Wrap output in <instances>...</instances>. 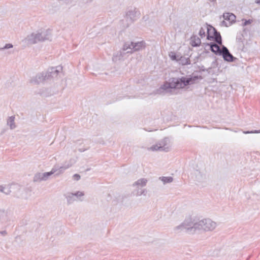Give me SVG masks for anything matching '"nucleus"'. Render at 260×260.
<instances>
[{"label":"nucleus","mask_w":260,"mask_h":260,"mask_svg":"<svg viewBox=\"0 0 260 260\" xmlns=\"http://www.w3.org/2000/svg\"><path fill=\"white\" fill-rule=\"evenodd\" d=\"M140 13L139 11L134 9L133 10H129L126 14V19L128 21L126 27H128V24L133 23L136 21L140 17Z\"/></svg>","instance_id":"nucleus-8"},{"label":"nucleus","mask_w":260,"mask_h":260,"mask_svg":"<svg viewBox=\"0 0 260 260\" xmlns=\"http://www.w3.org/2000/svg\"><path fill=\"white\" fill-rule=\"evenodd\" d=\"M192 45L193 46H199L201 43V40L200 38H197V39H194V40H192Z\"/></svg>","instance_id":"nucleus-25"},{"label":"nucleus","mask_w":260,"mask_h":260,"mask_svg":"<svg viewBox=\"0 0 260 260\" xmlns=\"http://www.w3.org/2000/svg\"><path fill=\"white\" fill-rule=\"evenodd\" d=\"M66 198L69 204H72L74 201L76 200L75 195L73 193H68L66 195Z\"/></svg>","instance_id":"nucleus-21"},{"label":"nucleus","mask_w":260,"mask_h":260,"mask_svg":"<svg viewBox=\"0 0 260 260\" xmlns=\"http://www.w3.org/2000/svg\"><path fill=\"white\" fill-rule=\"evenodd\" d=\"M222 23L223 24H224L225 26H228V24L226 23V22H225V21H223L222 22Z\"/></svg>","instance_id":"nucleus-37"},{"label":"nucleus","mask_w":260,"mask_h":260,"mask_svg":"<svg viewBox=\"0 0 260 260\" xmlns=\"http://www.w3.org/2000/svg\"><path fill=\"white\" fill-rule=\"evenodd\" d=\"M59 166H58V165H55V166H54L52 168V170H51V172H53V174H54V173H55L56 172H57V171H59Z\"/></svg>","instance_id":"nucleus-31"},{"label":"nucleus","mask_w":260,"mask_h":260,"mask_svg":"<svg viewBox=\"0 0 260 260\" xmlns=\"http://www.w3.org/2000/svg\"><path fill=\"white\" fill-rule=\"evenodd\" d=\"M198 221L191 217L187 218L181 224L175 227L174 230L179 232L185 230L187 232H194L198 230L194 228L195 224L198 223Z\"/></svg>","instance_id":"nucleus-3"},{"label":"nucleus","mask_w":260,"mask_h":260,"mask_svg":"<svg viewBox=\"0 0 260 260\" xmlns=\"http://www.w3.org/2000/svg\"><path fill=\"white\" fill-rule=\"evenodd\" d=\"M43 174L42 173H38L36 174L34 177V181L35 182H40L42 181H45L44 178Z\"/></svg>","instance_id":"nucleus-20"},{"label":"nucleus","mask_w":260,"mask_h":260,"mask_svg":"<svg viewBox=\"0 0 260 260\" xmlns=\"http://www.w3.org/2000/svg\"><path fill=\"white\" fill-rule=\"evenodd\" d=\"M208 45L210 46V50L212 52L216 55H221V54H222V46L220 48L218 45L219 44L212 42L210 43Z\"/></svg>","instance_id":"nucleus-12"},{"label":"nucleus","mask_w":260,"mask_h":260,"mask_svg":"<svg viewBox=\"0 0 260 260\" xmlns=\"http://www.w3.org/2000/svg\"><path fill=\"white\" fill-rule=\"evenodd\" d=\"M159 179L164 184H167V183H171L173 181V177H171V176H169V177H160L159 178Z\"/></svg>","instance_id":"nucleus-22"},{"label":"nucleus","mask_w":260,"mask_h":260,"mask_svg":"<svg viewBox=\"0 0 260 260\" xmlns=\"http://www.w3.org/2000/svg\"><path fill=\"white\" fill-rule=\"evenodd\" d=\"M6 188L3 187V186L0 185V191L5 193L6 194H8L9 193V190L7 189V191H5V190Z\"/></svg>","instance_id":"nucleus-33"},{"label":"nucleus","mask_w":260,"mask_h":260,"mask_svg":"<svg viewBox=\"0 0 260 260\" xmlns=\"http://www.w3.org/2000/svg\"><path fill=\"white\" fill-rule=\"evenodd\" d=\"M170 147V140L168 138H165L157 144L152 145L149 148L152 151H169Z\"/></svg>","instance_id":"nucleus-7"},{"label":"nucleus","mask_w":260,"mask_h":260,"mask_svg":"<svg viewBox=\"0 0 260 260\" xmlns=\"http://www.w3.org/2000/svg\"><path fill=\"white\" fill-rule=\"evenodd\" d=\"M224 19L226 20L229 21V25H231L233 22L235 21L236 16L231 13H225L223 15Z\"/></svg>","instance_id":"nucleus-14"},{"label":"nucleus","mask_w":260,"mask_h":260,"mask_svg":"<svg viewBox=\"0 0 260 260\" xmlns=\"http://www.w3.org/2000/svg\"><path fill=\"white\" fill-rule=\"evenodd\" d=\"M180 55V53H177L174 51H171L169 53V56L171 58V59L174 61H176L177 62L178 61Z\"/></svg>","instance_id":"nucleus-18"},{"label":"nucleus","mask_w":260,"mask_h":260,"mask_svg":"<svg viewBox=\"0 0 260 260\" xmlns=\"http://www.w3.org/2000/svg\"><path fill=\"white\" fill-rule=\"evenodd\" d=\"M202 79V76L189 75L186 77L181 78H172L170 79V82H166L156 91V94H163L165 92L169 91L171 89L183 88L184 87L194 84L198 79Z\"/></svg>","instance_id":"nucleus-1"},{"label":"nucleus","mask_w":260,"mask_h":260,"mask_svg":"<svg viewBox=\"0 0 260 260\" xmlns=\"http://www.w3.org/2000/svg\"><path fill=\"white\" fill-rule=\"evenodd\" d=\"M243 35L241 34H237L236 37V41L237 42H242L243 40Z\"/></svg>","instance_id":"nucleus-30"},{"label":"nucleus","mask_w":260,"mask_h":260,"mask_svg":"<svg viewBox=\"0 0 260 260\" xmlns=\"http://www.w3.org/2000/svg\"><path fill=\"white\" fill-rule=\"evenodd\" d=\"M75 197V198L78 199L80 197H83L84 196V193L81 191H77L76 193H74Z\"/></svg>","instance_id":"nucleus-29"},{"label":"nucleus","mask_w":260,"mask_h":260,"mask_svg":"<svg viewBox=\"0 0 260 260\" xmlns=\"http://www.w3.org/2000/svg\"><path fill=\"white\" fill-rule=\"evenodd\" d=\"M243 133L245 134H253V133H260V130L259 131H243Z\"/></svg>","instance_id":"nucleus-32"},{"label":"nucleus","mask_w":260,"mask_h":260,"mask_svg":"<svg viewBox=\"0 0 260 260\" xmlns=\"http://www.w3.org/2000/svg\"><path fill=\"white\" fill-rule=\"evenodd\" d=\"M207 39L214 40L217 44L222 45V38L220 32L212 26L207 28Z\"/></svg>","instance_id":"nucleus-6"},{"label":"nucleus","mask_w":260,"mask_h":260,"mask_svg":"<svg viewBox=\"0 0 260 260\" xmlns=\"http://www.w3.org/2000/svg\"><path fill=\"white\" fill-rule=\"evenodd\" d=\"M13 46L12 44H6L3 47L0 48V51H2L5 49H8L13 48Z\"/></svg>","instance_id":"nucleus-27"},{"label":"nucleus","mask_w":260,"mask_h":260,"mask_svg":"<svg viewBox=\"0 0 260 260\" xmlns=\"http://www.w3.org/2000/svg\"><path fill=\"white\" fill-rule=\"evenodd\" d=\"M145 47V43L140 41L137 43L126 42L123 45V50H126V53H132L135 51H139Z\"/></svg>","instance_id":"nucleus-5"},{"label":"nucleus","mask_w":260,"mask_h":260,"mask_svg":"<svg viewBox=\"0 0 260 260\" xmlns=\"http://www.w3.org/2000/svg\"><path fill=\"white\" fill-rule=\"evenodd\" d=\"M221 55L222 56L224 60L226 61L233 62L236 59V58L234 57L230 52L228 49L223 45H222V51Z\"/></svg>","instance_id":"nucleus-10"},{"label":"nucleus","mask_w":260,"mask_h":260,"mask_svg":"<svg viewBox=\"0 0 260 260\" xmlns=\"http://www.w3.org/2000/svg\"><path fill=\"white\" fill-rule=\"evenodd\" d=\"M210 25H208V26H205V28H203V27H201L200 31H199V35H200V36L203 38L204 37H205L206 36V29L207 30V28L208 27H210Z\"/></svg>","instance_id":"nucleus-23"},{"label":"nucleus","mask_w":260,"mask_h":260,"mask_svg":"<svg viewBox=\"0 0 260 260\" xmlns=\"http://www.w3.org/2000/svg\"><path fill=\"white\" fill-rule=\"evenodd\" d=\"M210 2L215 3L216 2V0H209Z\"/></svg>","instance_id":"nucleus-40"},{"label":"nucleus","mask_w":260,"mask_h":260,"mask_svg":"<svg viewBox=\"0 0 260 260\" xmlns=\"http://www.w3.org/2000/svg\"><path fill=\"white\" fill-rule=\"evenodd\" d=\"M52 35L49 29L43 30L37 33H32L26 38L28 43L36 44L39 42L51 40Z\"/></svg>","instance_id":"nucleus-2"},{"label":"nucleus","mask_w":260,"mask_h":260,"mask_svg":"<svg viewBox=\"0 0 260 260\" xmlns=\"http://www.w3.org/2000/svg\"><path fill=\"white\" fill-rule=\"evenodd\" d=\"M252 20L251 19L245 20V21L243 23V26H246L248 24H250L252 22Z\"/></svg>","instance_id":"nucleus-34"},{"label":"nucleus","mask_w":260,"mask_h":260,"mask_svg":"<svg viewBox=\"0 0 260 260\" xmlns=\"http://www.w3.org/2000/svg\"><path fill=\"white\" fill-rule=\"evenodd\" d=\"M148 180L145 178H141L135 182L133 184V186H136L139 187H143L146 185Z\"/></svg>","instance_id":"nucleus-15"},{"label":"nucleus","mask_w":260,"mask_h":260,"mask_svg":"<svg viewBox=\"0 0 260 260\" xmlns=\"http://www.w3.org/2000/svg\"><path fill=\"white\" fill-rule=\"evenodd\" d=\"M0 234L3 236H5L7 234V232L6 231H3L0 232Z\"/></svg>","instance_id":"nucleus-36"},{"label":"nucleus","mask_w":260,"mask_h":260,"mask_svg":"<svg viewBox=\"0 0 260 260\" xmlns=\"http://www.w3.org/2000/svg\"><path fill=\"white\" fill-rule=\"evenodd\" d=\"M14 120L15 117L13 116L9 117L7 120V125L10 126L11 129L15 127Z\"/></svg>","instance_id":"nucleus-19"},{"label":"nucleus","mask_w":260,"mask_h":260,"mask_svg":"<svg viewBox=\"0 0 260 260\" xmlns=\"http://www.w3.org/2000/svg\"><path fill=\"white\" fill-rule=\"evenodd\" d=\"M7 216V212L5 210L0 209V222L5 219Z\"/></svg>","instance_id":"nucleus-24"},{"label":"nucleus","mask_w":260,"mask_h":260,"mask_svg":"<svg viewBox=\"0 0 260 260\" xmlns=\"http://www.w3.org/2000/svg\"><path fill=\"white\" fill-rule=\"evenodd\" d=\"M70 166L71 165H68L67 166H59V172L57 173L56 175H58L59 174L62 173L65 170L70 167Z\"/></svg>","instance_id":"nucleus-26"},{"label":"nucleus","mask_w":260,"mask_h":260,"mask_svg":"<svg viewBox=\"0 0 260 260\" xmlns=\"http://www.w3.org/2000/svg\"><path fill=\"white\" fill-rule=\"evenodd\" d=\"M178 62L182 65H187L190 63V61L188 57H186L180 55Z\"/></svg>","instance_id":"nucleus-16"},{"label":"nucleus","mask_w":260,"mask_h":260,"mask_svg":"<svg viewBox=\"0 0 260 260\" xmlns=\"http://www.w3.org/2000/svg\"><path fill=\"white\" fill-rule=\"evenodd\" d=\"M44 176V180H46L48 179L49 176H50L52 174H53V172H45L43 173Z\"/></svg>","instance_id":"nucleus-28"},{"label":"nucleus","mask_w":260,"mask_h":260,"mask_svg":"<svg viewBox=\"0 0 260 260\" xmlns=\"http://www.w3.org/2000/svg\"><path fill=\"white\" fill-rule=\"evenodd\" d=\"M255 3L256 4L260 5V0H255Z\"/></svg>","instance_id":"nucleus-38"},{"label":"nucleus","mask_w":260,"mask_h":260,"mask_svg":"<svg viewBox=\"0 0 260 260\" xmlns=\"http://www.w3.org/2000/svg\"><path fill=\"white\" fill-rule=\"evenodd\" d=\"M126 53V50H123V47L122 50L114 53L112 57V60L114 62H117V61L122 60Z\"/></svg>","instance_id":"nucleus-13"},{"label":"nucleus","mask_w":260,"mask_h":260,"mask_svg":"<svg viewBox=\"0 0 260 260\" xmlns=\"http://www.w3.org/2000/svg\"><path fill=\"white\" fill-rule=\"evenodd\" d=\"M135 194L136 196H140L141 195L146 196L147 193V190L145 188L137 187L135 190Z\"/></svg>","instance_id":"nucleus-17"},{"label":"nucleus","mask_w":260,"mask_h":260,"mask_svg":"<svg viewBox=\"0 0 260 260\" xmlns=\"http://www.w3.org/2000/svg\"><path fill=\"white\" fill-rule=\"evenodd\" d=\"M48 80L46 73L42 72L38 73L31 80V82L35 84H39L45 81Z\"/></svg>","instance_id":"nucleus-11"},{"label":"nucleus","mask_w":260,"mask_h":260,"mask_svg":"<svg viewBox=\"0 0 260 260\" xmlns=\"http://www.w3.org/2000/svg\"><path fill=\"white\" fill-rule=\"evenodd\" d=\"M73 179L75 180H79L80 179V176L79 174H76L73 175Z\"/></svg>","instance_id":"nucleus-35"},{"label":"nucleus","mask_w":260,"mask_h":260,"mask_svg":"<svg viewBox=\"0 0 260 260\" xmlns=\"http://www.w3.org/2000/svg\"><path fill=\"white\" fill-rule=\"evenodd\" d=\"M87 150V149H79V151L80 152H84V151L85 150Z\"/></svg>","instance_id":"nucleus-39"},{"label":"nucleus","mask_w":260,"mask_h":260,"mask_svg":"<svg viewBox=\"0 0 260 260\" xmlns=\"http://www.w3.org/2000/svg\"><path fill=\"white\" fill-rule=\"evenodd\" d=\"M212 34H213V32H210V35H212Z\"/></svg>","instance_id":"nucleus-41"},{"label":"nucleus","mask_w":260,"mask_h":260,"mask_svg":"<svg viewBox=\"0 0 260 260\" xmlns=\"http://www.w3.org/2000/svg\"><path fill=\"white\" fill-rule=\"evenodd\" d=\"M216 226V222L208 218L198 220V223L195 224L194 228L197 229L198 231H211L215 229Z\"/></svg>","instance_id":"nucleus-4"},{"label":"nucleus","mask_w":260,"mask_h":260,"mask_svg":"<svg viewBox=\"0 0 260 260\" xmlns=\"http://www.w3.org/2000/svg\"><path fill=\"white\" fill-rule=\"evenodd\" d=\"M61 70L62 67L60 66L48 69L47 72L45 73L48 80L57 78Z\"/></svg>","instance_id":"nucleus-9"}]
</instances>
